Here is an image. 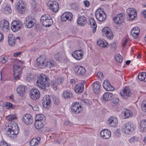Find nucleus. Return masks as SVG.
<instances>
[{
	"instance_id": "1",
	"label": "nucleus",
	"mask_w": 146,
	"mask_h": 146,
	"mask_svg": "<svg viewBox=\"0 0 146 146\" xmlns=\"http://www.w3.org/2000/svg\"><path fill=\"white\" fill-rule=\"evenodd\" d=\"M37 77L36 85L44 91L46 90V87L49 86L50 80L46 76L42 74L39 77Z\"/></svg>"
},
{
	"instance_id": "2",
	"label": "nucleus",
	"mask_w": 146,
	"mask_h": 146,
	"mask_svg": "<svg viewBox=\"0 0 146 146\" xmlns=\"http://www.w3.org/2000/svg\"><path fill=\"white\" fill-rule=\"evenodd\" d=\"M5 130L7 131V134L12 135H16L19 132L18 125L15 123H13L12 124L10 123L5 129Z\"/></svg>"
},
{
	"instance_id": "3",
	"label": "nucleus",
	"mask_w": 146,
	"mask_h": 146,
	"mask_svg": "<svg viewBox=\"0 0 146 146\" xmlns=\"http://www.w3.org/2000/svg\"><path fill=\"white\" fill-rule=\"evenodd\" d=\"M40 22L44 27H50L53 24V21L51 17L49 15H42L41 17Z\"/></svg>"
},
{
	"instance_id": "4",
	"label": "nucleus",
	"mask_w": 146,
	"mask_h": 146,
	"mask_svg": "<svg viewBox=\"0 0 146 146\" xmlns=\"http://www.w3.org/2000/svg\"><path fill=\"white\" fill-rule=\"evenodd\" d=\"M22 70L21 67L17 65L13 66V75L14 80H17L19 79L21 74Z\"/></svg>"
},
{
	"instance_id": "5",
	"label": "nucleus",
	"mask_w": 146,
	"mask_h": 146,
	"mask_svg": "<svg viewBox=\"0 0 146 146\" xmlns=\"http://www.w3.org/2000/svg\"><path fill=\"white\" fill-rule=\"evenodd\" d=\"M96 19L99 21H102L106 19V15L102 8L99 9L95 13Z\"/></svg>"
},
{
	"instance_id": "6",
	"label": "nucleus",
	"mask_w": 146,
	"mask_h": 146,
	"mask_svg": "<svg viewBox=\"0 0 146 146\" xmlns=\"http://www.w3.org/2000/svg\"><path fill=\"white\" fill-rule=\"evenodd\" d=\"M134 124L130 121L125 124V127L123 129V131L126 134H130L134 131Z\"/></svg>"
},
{
	"instance_id": "7",
	"label": "nucleus",
	"mask_w": 146,
	"mask_h": 146,
	"mask_svg": "<svg viewBox=\"0 0 146 146\" xmlns=\"http://www.w3.org/2000/svg\"><path fill=\"white\" fill-rule=\"evenodd\" d=\"M102 33L104 36L109 39H112L113 37V35L112 30L108 27H105L102 30Z\"/></svg>"
},
{
	"instance_id": "8",
	"label": "nucleus",
	"mask_w": 146,
	"mask_h": 146,
	"mask_svg": "<svg viewBox=\"0 0 146 146\" xmlns=\"http://www.w3.org/2000/svg\"><path fill=\"white\" fill-rule=\"evenodd\" d=\"M31 98L34 100H36L39 98L40 96V93L38 89L36 88L32 89L30 92Z\"/></svg>"
},
{
	"instance_id": "9",
	"label": "nucleus",
	"mask_w": 146,
	"mask_h": 146,
	"mask_svg": "<svg viewBox=\"0 0 146 146\" xmlns=\"http://www.w3.org/2000/svg\"><path fill=\"white\" fill-rule=\"evenodd\" d=\"M127 13L129 16L128 20L132 21L136 17V10L132 8H129L127 10Z\"/></svg>"
},
{
	"instance_id": "10",
	"label": "nucleus",
	"mask_w": 146,
	"mask_h": 146,
	"mask_svg": "<svg viewBox=\"0 0 146 146\" xmlns=\"http://www.w3.org/2000/svg\"><path fill=\"white\" fill-rule=\"evenodd\" d=\"M48 5L50 9L52 12H56L59 10V5L56 1H49Z\"/></svg>"
},
{
	"instance_id": "11",
	"label": "nucleus",
	"mask_w": 146,
	"mask_h": 146,
	"mask_svg": "<svg viewBox=\"0 0 146 146\" xmlns=\"http://www.w3.org/2000/svg\"><path fill=\"white\" fill-rule=\"evenodd\" d=\"M21 28V25L19 21H15L12 23L11 25V29L13 32H17Z\"/></svg>"
},
{
	"instance_id": "12",
	"label": "nucleus",
	"mask_w": 146,
	"mask_h": 146,
	"mask_svg": "<svg viewBox=\"0 0 146 146\" xmlns=\"http://www.w3.org/2000/svg\"><path fill=\"white\" fill-rule=\"evenodd\" d=\"M75 72L77 75L81 76L84 75L86 73V70L84 68L81 66H77L74 69Z\"/></svg>"
},
{
	"instance_id": "13",
	"label": "nucleus",
	"mask_w": 146,
	"mask_h": 146,
	"mask_svg": "<svg viewBox=\"0 0 146 146\" xmlns=\"http://www.w3.org/2000/svg\"><path fill=\"white\" fill-rule=\"evenodd\" d=\"M118 120L115 116L110 117L107 120L108 125L112 127H115L117 125Z\"/></svg>"
},
{
	"instance_id": "14",
	"label": "nucleus",
	"mask_w": 146,
	"mask_h": 146,
	"mask_svg": "<svg viewBox=\"0 0 146 146\" xmlns=\"http://www.w3.org/2000/svg\"><path fill=\"white\" fill-rule=\"evenodd\" d=\"M51 102L50 98L49 95H46L43 97L42 103L45 108H47L49 107Z\"/></svg>"
},
{
	"instance_id": "15",
	"label": "nucleus",
	"mask_w": 146,
	"mask_h": 146,
	"mask_svg": "<svg viewBox=\"0 0 146 146\" xmlns=\"http://www.w3.org/2000/svg\"><path fill=\"white\" fill-rule=\"evenodd\" d=\"M23 121L27 125L31 124L33 121V118L30 114H26L23 117Z\"/></svg>"
},
{
	"instance_id": "16",
	"label": "nucleus",
	"mask_w": 146,
	"mask_h": 146,
	"mask_svg": "<svg viewBox=\"0 0 146 146\" xmlns=\"http://www.w3.org/2000/svg\"><path fill=\"white\" fill-rule=\"evenodd\" d=\"M73 15L70 12H66L61 16V19L62 21H66L67 20L71 21L72 19Z\"/></svg>"
},
{
	"instance_id": "17",
	"label": "nucleus",
	"mask_w": 146,
	"mask_h": 146,
	"mask_svg": "<svg viewBox=\"0 0 146 146\" xmlns=\"http://www.w3.org/2000/svg\"><path fill=\"white\" fill-rule=\"evenodd\" d=\"M16 11L21 13H23L25 12V5L24 3L22 1H19L16 5Z\"/></svg>"
},
{
	"instance_id": "18",
	"label": "nucleus",
	"mask_w": 146,
	"mask_h": 146,
	"mask_svg": "<svg viewBox=\"0 0 146 146\" xmlns=\"http://www.w3.org/2000/svg\"><path fill=\"white\" fill-rule=\"evenodd\" d=\"M72 55L76 60H80L83 57V51L82 50H76L72 53Z\"/></svg>"
},
{
	"instance_id": "19",
	"label": "nucleus",
	"mask_w": 146,
	"mask_h": 146,
	"mask_svg": "<svg viewBox=\"0 0 146 146\" xmlns=\"http://www.w3.org/2000/svg\"><path fill=\"white\" fill-rule=\"evenodd\" d=\"M46 61L44 57H38L37 59V62L39 68H44L46 66Z\"/></svg>"
},
{
	"instance_id": "20",
	"label": "nucleus",
	"mask_w": 146,
	"mask_h": 146,
	"mask_svg": "<svg viewBox=\"0 0 146 146\" xmlns=\"http://www.w3.org/2000/svg\"><path fill=\"white\" fill-rule=\"evenodd\" d=\"M100 135L103 139H108L111 136V133L109 130L107 129H104L101 131Z\"/></svg>"
},
{
	"instance_id": "21",
	"label": "nucleus",
	"mask_w": 146,
	"mask_h": 146,
	"mask_svg": "<svg viewBox=\"0 0 146 146\" xmlns=\"http://www.w3.org/2000/svg\"><path fill=\"white\" fill-rule=\"evenodd\" d=\"M121 95L124 99H127L128 97H130L131 93L128 88L125 87L122 92H120Z\"/></svg>"
},
{
	"instance_id": "22",
	"label": "nucleus",
	"mask_w": 146,
	"mask_h": 146,
	"mask_svg": "<svg viewBox=\"0 0 146 146\" xmlns=\"http://www.w3.org/2000/svg\"><path fill=\"white\" fill-rule=\"evenodd\" d=\"M72 107V111H74L76 113H80L82 110V107L79 104L77 103H74Z\"/></svg>"
},
{
	"instance_id": "23",
	"label": "nucleus",
	"mask_w": 146,
	"mask_h": 146,
	"mask_svg": "<svg viewBox=\"0 0 146 146\" xmlns=\"http://www.w3.org/2000/svg\"><path fill=\"white\" fill-rule=\"evenodd\" d=\"M104 88L107 91L113 90L114 88L111 85L108 80H106L104 81L103 84Z\"/></svg>"
},
{
	"instance_id": "24",
	"label": "nucleus",
	"mask_w": 146,
	"mask_h": 146,
	"mask_svg": "<svg viewBox=\"0 0 146 146\" xmlns=\"http://www.w3.org/2000/svg\"><path fill=\"white\" fill-rule=\"evenodd\" d=\"M124 17L122 13L120 14L115 17L113 19L114 22L116 24H120L123 21Z\"/></svg>"
},
{
	"instance_id": "25",
	"label": "nucleus",
	"mask_w": 146,
	"mask_h": 146,
	"mask_svg": "<svg viewBox=\"0 0 146 146\" xmlns=\"http://www.w3.org/2000/svg\"><path fill=\"white\" fill-rule=\"evenodd\" d=\"M139 32V29L137 27H135L131 30V34L134 38H136L138 37Z\"/></svg>"
},
{
	"instance_id": "26",
	"label": "nucleus",
	"mask_w": 146,
	"mask_h": 146,
	"mask_svg": "<svg viewBox=\"0 0 146 146\" xmlns=\"http://www.w3.org/2000/svg\"><path fill=\"white\" fill-rule=\"evenodd\" d=\"M84 88V84L81 83L77 84L74 88V90L76 93H80L82 92Z\"/></svg>"
},
{
	"instance_id": "27",
	"label": "nucleus",
	"mask_w": 146,
	"mask_h": 146,
	"mask_svg": "<svg viewBox=\"0 0 146 146\" xmlns=\"http://www.w3.org/2000/svg\"><path fill=\"white\" fill-rule=\"evenodd\" d=\"M25 87L24 86H20L16 89L18 94L21 96H23L25 93Z\"/></svg>"
},
{
	"instance_id": "28",
	"label": "nucleus",
	"mask_w": 146,
	"mask_h": 146,
	"mask_svg": "<svg viewBox=\"0 0 146 146\" xmlns=\"http://www.w3.org/2000/svg\"><path fill=\"white\" fill-rule=\"evenodd\" d=\"M100 84L99 82H94L93 86V90L95 93L98 94L100 91Z\"/></svg>"
},
{
	"instance_id": "29",
	"label": "nucleus",
	"mask_w": 146,
	"mask_h": 146,
	"mask_svg": "<svg viewBox=\"0 0 146 146\" xmlns=\"http://www.w3.org/2000/svg\"><path fill=\"white\" fill-rule=\"evenodd\" d=\"M0 27L3 31L5 32L9 30V24L8 22L4 20L3 24H1Z\"/></svg>"
},
{
	"instance_id": "30",
	"label": "nucleus",
	"mask_w": 146,
	"mask_h": 146,
	"mask_svg": "<svg viewBox=\"0 0 146 146\" xmlns=\"http://www.w3.org/2000/svg\"><path fill=\"white\" fill-rule=\"evenodd\" d=\"M89 22L91 25V27L93 29V32L94 33L96 30L97 27V25L96 23V22L95 21L94 18L93 17H91L90 18Z\"/></svg>"
},
{
	"instance_id": "31",
	"label": "nucleus",
	"mask_w": 146,
	"mask_h": 146,
	"mask_svg": "<svg viewBox=\"0 0 146 146\" xmlns=\"http://www.w3.org/2000/svg\"><path fill=\"white\" fill-rule=\"evenodd\" d=\"M15 36L12 34H9L8 36V42L9 44L11 46H14L15 44Z\"/></svg>"
},
{
	"instance_id": "32",
	"label": "nucleus",
	"mask_w": 146,
	"mask_h": 146,
	"mask_svg": "<svg viewBox=\"0 0 146 146\" xmlns=\"http://www.w3.org/2000/svg\"><path fill=\"white\" fill-rule=\"evenodd\" d=\"M86 22V19L84 16L79 17L77 21V23L78 25L84 26L85 25Z\"/></svg>"
},
{
	"instance_id": "33",
	"label": "nucleus",
	"mask_w": 146,
	"mask_h": 146,
	"mask_svg": "<svg viewBox=\"0 0 146 146\" xmlns=\"http://www.w3.org/2000/svg\"><path fill=\"white\" fill-rule=\"evenodd\" d=\"M29 17L26 18L25 22V26L29 28H30L32 27L34 23L32 20L29 19Z\"/></svg>"
},
{
	"instance_id": "34",
	"label": "nucleus",
	"mask_w": 146,
	"mask_h": 146,
	"mask_svg": "<svg viewBox=\"0 0 146 146\" xmlns=\"http://www.w3.org/2000/svg\"><path fill=\"white\" fill-rule=\"evenodd\" d=\"M113 96L111 93H106L103 95V99L104 101H107L111 99Z\"/></svg>"
},
{
	"instance_id": "35",
	"label": "nucleus",
	"mask_w": 146,
	"mask_h": 146,
	"mask_svg": "<svg viewBox=\"0 0 146 146\" xmlns=\"http://www.w3.org/2000/svg\"><path fill=\"white\" fill-rule=\"evenodd\" d=\"M140 126L141 131H146V120H144L141 121Z\"/></svg>"
},
{
	"instance_id": "36",
	"label": "nucleus",
	"mask_w": 146,
	"mask_h": 146,
	"mask_svg": "<svg viewBox=\"0 0 146 146\" xmlns=\"http://www.w3.org/2000/svg\"><path fill=\"white\" fill-rule=\"evenodd\" d=\"M97 44L99 46L102 47H107L108 46V44L106 42H104V41L101 39L98 40Z\"/></svg>"
},
{
	"instance_id": "37",
	"label": "nucleus",
	"mask_w": 146,
	"mask_h": 146,
	"mask_svg": "<svg viewBox=\"0 0 146 146\" xmlns=\"http://www.w3.org/2000/svg\"><path fill=\"white\" fill-rule=\"evenodd\" d=\"M139 80L141 81H144L146 82V72H143L140 73L138 76Z\"/></svg>"
},
{
	"instance_id": "38",
	"label": "nucleus",
	"mask_w": 146,
	"mask_h": 146,
	"mask_svg": "<svg viewBox=\"0 0 146 146\" xmlns=\"http://www.w3.org/2000/svg\"><path fill=\"white\" fill-rule=\"evenodd\" d=\"M62 96L65 99H68L72 97L73 95L72 93L70 91H65L63 92Z\"/></svg>"
},
{
	"instance_id": "39",
	"label": "nucleus",
	"mask_w": 146,
	"mask_h": 146,
	"mask_svg": "<svg viewBox=\"0 0 146 146\" xmlns=\"http://www.w3.org/2000/svg\"><path fill=\"white\" fill-rule=\"evenodd\" d=\"M46 119L45 116L42 114H38L37 115L36 117V121H40L43 122Z\"/></svg>"
},
{
	"instance_id": "40",
	"label": "nucleus",
	"mask_w": 146,
	"mask_h": 146,
	"mask_svg": "<svg viewBox=\"0 0 146 146\" xmlns=\"http://www.w3.org/2000/svg\"><path fill=\"white\" fill-rule=\"evenodd\" d=\"M35 127L37 129H41L43 126V124L42 121H35Z\"/></svg>"
},
{
	"instance_id": "41",
	"label": "nucleus",
	"mask_w": 146,
	"mask_h": 146,
	"mask_svg": "<svg viewBox=\"0 0 146 146\" xmlns=\"http://www.w3.org/2000/svg\"><path fill=\"white\" fill-rule=\"evenodd\" d=\"M55 66V63L53 60H49L46 63V66L48 68H51L54 66Z\"/></svg>"
},
{
	"instance_id": "42",
	"label": "nucleus",
	"mask_w": 146,
	"mask_h": 146,
	"mask_svg": "<svg viewBox=\"0 0 146 146\" xmlns=\"http://www.w3.org/2000/svg\"><path fill=\"white\" fill-rule=\"evenodd\" d=\"M123 113L125 118H128L130 116H131V113L129 110H125L123 112Z\"/></svg>"
},
{
	"instance_id": "43",
	"label": "nucleus",
	"mask_w": 146,
	"mask_h": 146,
	"mask_svg": "<svg viewBox=\"0 0 146 146\" xmlns=\"http://www.w3.org/2000/svg\"><path fill=\"white\" fill-rule=\"evenodd\" d=\"M34 75L33 74L30 73L28 75L26 78V80L28 82H31L32 81L34 78Z\"/></svg>"
},
{
	"instance_id": "44",
	"label": "nucleus",
	"mask_w": 146,
	"mask_h": 146,
	"mask_svg": "<svg viewBox=\"0 0 146 146\" xmlns=\"http://www.w3.org/2000/svg\"><path fill=\"white\" fill-rule=\"evenodd\" d=\"M115 58L116 61L119 63H121L123 61V58L122 56L119 54H116Z\"/></svg>"
},
{
	"instance_id": "45",
	"label": "nucleus",
	"mask_w": 146,
	"mask_h": 146,
	"mask_svg": "<svg viewBox=\"0 0 146 146\" xmlns=\"http://www.w3.org/2000/svg\"><path fill=\"white\" fill-rule=\"evenodd\" d=\"M58 85L56 81L54 80L51 81L50 85L51 86V87L56 90L57 89V85Z\"/></svg>"
},
{
	"instance_id": "46",
	"label": "nucleus",
	"mask_w": 146,
	"mask_h": 146,
	"mask_svg": "<svg viewBox=\"0 0 146 146\" xmlns=\"http://www.w3.org/2000/svg\"><path fill=\"white\" fill-rule=\"evenodd\" d=\"M11 11V10L9 5H7L4 8V13L6 14L10 13Z\"/></svg>"
},
{
	"instance_id": "47",
	"label": "nucleus",
	"mask_w": 146,
	"mask_h": 146,
	"mask_svg": "<svg viewBox=\"0 0 146 146\" xmlns=\"http://www.w3.org/2000/svg\"><path fill=\"white\" fill-rule=\"evenodd\" d=\"M30 144L31 146H38V141L36 139H32L30 142Z\"/></svg>"
},
{
	"instance_id": "48",
	"label": "nucleus",
	"mask_w": 146,
	"mask_h": 146,
	"mask_svg": "<svg viewBox=\"0 0 146 146\" xmlns=\"http://www.w3.org/2000/svg\"><path fill=\"white\" fill-rule=\"evenodd\" d=\"M53 101L54 104L58 105L60 104V101L59 99L54 96H52Z\"/></svg>"
},
{
	"instance_id": "49",
	"label": "nucleus",
	"mask_w": 146,
	"mask_h": 146,
	"mask_svg": "<svg viewBox=\"0 0 146 146\" xmlns=\"http://www.w3.org/2000/svg\"><path fill=\"white\" fill-rule=\"evenodd\" d=\"M6 119L9 121H11L13 120L16 119V116L15 115H9L6 117Z\"/></svg>"
},
{
	"instance_id": "50",
	"label": "nucleus",
	"mask_w": 146,
	"mask_h": 146,
	"mask_svg": "<svg viewBox=\"0 0 146 146\" xmlns=\"http://www.w3.org/2000/svg\"><path fill=\"white\" fill-rule=\"evenodd\" d=\"M141 108L142 110L145 112H146V101H144L141 105Z\"/></svg>"
},
{
	"instance_id": "51",
	"label": "nucleus",
	"mask_w": 146,
	"mask_h": 146,
	"mask_svg": "<svg viewBox=\"0 0 146 146\" xmlns=\"http://www.w3.org/2000/svg\"><path fill=\"white\" fill-rule=\"evenodd\" d=\"M64 81V78L62 77L58 78L56 81L57 84L59 85L61 84Z\"/></svg>"
},
{
	"instance_id": "52",
	"label": "nucleus",
	"mask_w": 146,
	"mask_h": 146,
	"mask_svg": "<svg viewBox=\"0 0 146 146\" xmlns=\"http://www.w3.org/2000/svg\"><path fill=\"white\" fill-rule=\"evenodd\" d=\"M97 76L100 79H102L104 78V76L103 74L101 72H98L97 74Z\"/></svg>"
},
{
	"instance_id": "53",
	"label": "nucleus",
	"mask_w": 146,
	"mask_h": 146,
	"mask_svg": "<svg viewBox=\"0 0 146 146\" xmlns=\"http://www.w3.org/2000/svg\"><path fill=\"white\" fill-rule=\"evenodd\" d=\"M111 50L112 51H114L116 49V44L115 43L113 42L110 45Z\"/></svg>"
},
{
	"instance_id": "54",
	"label": "nucleus",
	"mask_w": 146,
	"mask_h": 146,
	"mask_svg": "<svg viewBox=\"0 0 146 146\" xmlns=\"http://www.w3.org/2000/svg\"><path fill=\"white\" fill-rule=\"evenodd\" d=\"M60 52H58L54 55V58L55 59L58 61H60Z\"/></svg>"
},
{
	"instance_id": "55",
	"label": "nucleus",
	"mask_w": 146,
	"mask_h": 146,
	"mask_svg": "<svg viewBox=\"0 0 146 146\" xmlns=\"http://www.w3.org/2000/svg\"><path fill=\"white\" fill-rule=\"evenodd\" d=\"M13 105L10 103H7L5 105V107L7 109L12 108Z\"/></svg>"
},
{
	"instance_id": "56",
	"label": "nucleus",
	"mask_w": 146,
	"mask_h": 146,
	"mask_svg": "<svg viewBox=\"0 0 146 146\" xmlns=\"http://www.w3.org/2000/svg\"><path fill=\"white\" fill-rule=\"evenodd\" d=\"M119 99L117 97L113 99V103L117 104L119 103Z\"/></svg>"
},
{
	"instance_id": "57",
	"label": "nucleus",
	"mask_w": 146,
	"mask_h": 146,
	"mask_svg": "<svg viewBox=\"0 0 146 146\" xmlns=\"http://www.w3.org/2000/svg\"><path fill=\"white\" fill-rule=\"evenodd\" d=\"M84 3L86 7H88L89 6L90 2L89 1L87 0L85 1H84Z\"/></svg>"
},
{
	"instance_id": "58",
	"label": "nucleus",
	"mask_w": 146,
	"mask_h": 146,
	"mask_svg": "<svg viewBox=\"0 0 146 146\" xmlns=\"http://www.w3.org/2000/svg\"><path fill=\"white\" fill-rule=\"evenodd\" d=\"M65 124L66 125L71 126L72 125L71 123L69 121H67L65 122Z\"/></svg>"
},
{
	"instance_id": "59",
	"label": "nucleus",
	"mask_w": 146,
	"mask_h": 146,
	"mask_svg": "<svg viewBox=\"0 0 146 146\" xmlns=\"http://www.w3.org/2000/svg\"><path fill=\"white\" fill-rule=\"evenodd\" d=\"M3 35L1 33H0V42H1L3 40Z\"/></svg>"
},
{
	"instance_id": "60",
	"label": "nucleus",
	"mask_w": 146,
	"mask_h": 146,
	"mask_svg": "<svg viewBox=\"0 0 146 146\" xmlns=\"http://www.w3.org/2000/svg\"><path fill=\"white\" fill-rule=\"evenodd\" d=\"M21 53V52H16L15 53L13 54V56L14 57H17L19 56V55H20Z\"/></svg>"
},
{
	"instance_id": "61",
	"label": "nucleus",
	"mask_w": 146,
	"mask_h": 146,
	"mask_svg": "<svg viewBox=\"0 0 146 146\" xmlns=\"http://www.w3.org/2000/svg\"><path fill=\"white\" fill-rule=\"evenodd\" d=\"M32 0V2H31V5H32V6L34 7H35V6L36 5V2L35 1V0Z\"/></svg>"
},
{
	"instance_id": "62",
	"label": "nucleus",
	"mask_w": 146,
	"mask_h": 146,
	"mask_svg": "<svg viewBox=\"0 0 146 146\" xmlns=\"http://www.w3.org/2000/svg\"><path fill=\"white\" fill-rule=\"evenodd\" d=\"M0 144H2V145H4V146L5 145H6V146H9L8 145L7 143L4 141H3L2 142H1Z\"/></svg>"
},
{
	"instance_id": "63",
	"label": "nucleus",
	"mask_w": 146,
	"mask_h": 146,
	"mask_svg": "<svg viewBox=\"0 0 146 146\" xmlns=\"http://www.w3.org/2000/svg\"><path fill=\"white\" fill-rule=\"evenodd\" d=\"M70 83L72 84H75L76 81L74 79H72L70 80Z\"/></svg>"
},
{
	"instance_id": "64",
	"label": "nucleus",
	"mask_w": 146,
	"mask_h": 146,
	"mask_svg": "<svg viewBox=\"0 0 146 146\" xmlns=\"http://www.w3.org/2000/svg\"><path fill=\"white\" fill-rule=\"evenodd\" d=\"M1 61L3 63H5L6 62V60L5 58L4 57H3L1 58Z\"/></svg>"
}]
</instances>
